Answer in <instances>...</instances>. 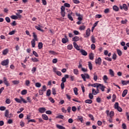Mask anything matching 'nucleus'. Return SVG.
Here are the masks:
<instances>
[{"label":"nucleus","instance_id":"nucleus-16","mask_svg":"<svg viewBox=\"0 0 129 129\" xmlns=\"http://www.w3.org/2000/svg\"><path fill=\"white\" fill-rule=\"evenodd\" d=\"M33 36L34 38L32 40H34V41H38V37H37V35H36V33H33Z\"/></svg>","mask_w":129,"mask_h":129},{"label":"nucleus","instance_id":"nucleus-62","mask_svg":"<svg viewBox=\"0 0 129 129\" xmlns=\"http://www.w3.org/2000/svg\"><path fill=\"white\" fill-rule=\"evenodd\" d=\"M91 48L92 50H95V44H92L91 45Z\"/></svg>","mask_w":129,"mask_h":129},{"label":"nucleus","instance_id":"nucleus-38","mask_svg":"<svg viewBox=\"0 0 129 129\" xmlns=\"http://www.w3.org/2000/svg\"><path fill=\"white\" fill-rule=\"evenodd\" d=\"M88 66L90 70H91L93 68V67H92V63H91V61L88 62Z\"/></svg>","mask_w":129,"mask_h":129},{"label":"nucleus","instance_id":"nucleus-31","mask_svg":"<svg viewBox=\"0 0 129 129\" xmlns=\"http://www.w3.org/2000/svg\"><path fill=\"white\" fill-rule=\"evenodd\" d=\"M31 45L32 48H35V46L36 45V42L34 39L32 40L31 41Z\"/></svg>","mask_w":129,"mask_h":129},{"label":"nucleus","instance_id":"nucleus-60","mask_svg":"<svg viewBox=\"0 0 129 129\" xmlns=\"http://www.w3.org/2000/svg\"><path fill=\"white\" fill-rule=\"evenodd\" d=\"M33 55H34V56L35 57H39V55L38 54L37 52H36L35 51H33Z\"/></svg>","mask_w":129,"mask_h":129},{"label":"nucleus","instance_id":"nucleus-59","mask_svg":"<svg viewBox=\"0 0 129 129\" xmlns=\"http://www.w3.org/2000/svg\"><path fill=\"white\" fill-rule=\"evenodd\" d=\"M11 102H12V101H11V99H7L6 100V103H7V104H10V103H11Z\"/></svg>","mask_w":129,"mask_h":129},{"label":"nucleus","instance_id":"nucleus-35","mask_svg":"<svg viewBox=\"0 0 129 129\" xmlns=\"http://www.w3.org/2000/svg\"><path fill=\"white\" fill-rule=\"evenodd\" d=\"M67 49L68 50H72V49H73V45H72V44H69L67 46Z\"/></svg>","mask_w":129,"mask_h":129},{"label":"nucleus","instance_id":"nucleus-10","mask_svg":"<svg viewBox=\"0 0 129 129\" xmlns=\"http://www.w3.org/2000/svg\"><path fill=\"white\" fill-rule=\"evenodd\" d=\"M95 63L98 65H101V58L98 57L95 60Z\"/></svg>","mask_w":129,"mask_h":129},{"label":"nucleus","instance_id":"nucleus-46","mask_svg":"<svg viewBox=\"0 0 129 129\" xmlns=\"http://www.w3.org/2000/svg\"><path fill=\"white\" fill-rule=\"evenodd\" d=\"M9 110H6L5 113V116H6V117H9Z\"/></svg>","mask_w":129,"mask_h":129},{"label":"nucleus","instance_id":"nucleus-57","mask_svg":"<svg viewBox=\"0 0 129 129\" xmlns=\"http://www.w3.org/2000/svg\"><path fill=\"white\" fill-rule=\"evenodd\" d=\"M5 20L7 23H11V19L9 17H6Z\"/></svg>","mask_w":129,"mask_h":129},{"label":"nucleus","instance_id":"nucleus-43","mask_svg":"<svg viewBox=\"0 0 129 129\" xmlns=\"http://www.w3.org/2000/svg\"><path fill=\"white\" fill-rule=\"evenodd\" d=\"M33 62H39V59L36 57H33L31 58Z\"/></svg>","mask_w":129,"mask_h":129},{"label":"nucleus","instance_id":"nucleus-4","mask_svg":"<svg viewBox=\"0 0 129 129\" xmlns=\"http://www.w3.org/2000/svg\"><path fill=\"white\" fill-rule=\"evenodd\" d=\"M81 76L84 81H86V78L87 79H89V78H90V76H89L88 74H81Z\"/></svg>","mask_w":129,"mask_h":129},{"label":"nucleus","instance_id":"nucleus-17","mask_svg":"<svg viewBox=\"0 0 129 129\" xmlns=\"http://www.w3.org/2000/svg\"><path fill=\"white\" fill-rule=\"evenodd\" d=\"M61 42L63 44H66L67 42H69V40L68 39V38H62L61 40Z\"/></svg>","mask_w":129,"mask_h":129},{"label":"nucleus","instance_id":"nucleus-19","mask_svg":"<svg viewBox=\"0 0 129 129\" xmlns=\"http://www.w3.org/2000/svg\"><path fill=\"white\" fill-rule=\"evenodd\" d=\"M126 94H127V90L125 89L122 92V96L124 97Z\"/></svg>","mask_w":129,"mask_h":129},{"label":"nucleus","instance_id":"nucleus-14","mask_svg":"<svg viewBox=\"0 0 129 129\" xmlns=\"http://www.w3.org/2000/svg\"><path fill=\"white\" fill-rule=\"evenodd\" d=\"M103 80L105 83H107V80H108V78L107 77V76L104 75L103 77Z\"/></svg>","mask_w":129,"mask_h":129},{"label":"nucleus","instance_id":"nucleus-8","mask_svg":"<svg viewBox=\"0 0 129 129\" xmlns=\"http://www.w3.org/2000/svg\"><path fill=\"white\" fill-rule=\"evenodd\" d=\"M72 15H73V12L72 11H70L69 14H68V18L70 21H73V17L72 16Z\"/></svg>","mask_w":129,"mask_h":129},{"label":"nucleus","instance_id":"nucleus-23","mask_svg":"<svg viewBox=\"0 0 129 129\" xmlns=\"http://www.w3.org/2000/svg\"><path fill=\"white\" fill-rule=\"evenodd\" d=\"M12 83L14 84V85H18V84L20 83V81L19 80L12 81Z\"/></svg>","mask_w":129,"mask_h":129},{"label":"nucleus","instance_id":"nucleus-64","mask_svg":"<svg viewBox=\"0 0 129 129\" xmlns=\"http://www.w3.org/2000/svg\"><path fill=\"white\" fill-rule=\"evenodd\" d=\"M116 57H117V55H116V54L115 53H114L112 55V59L113 60H116Z\"/></svg>","mask_w":129,"mask_h":129},{"label":"nucleus","instance_id":"nucleus-21","mask_svg":"<svg viewBox=\"0 0 129 129\" xmlns=\"http://www.w3.org/2000/svg\"><path fill=\"white\" fill-rule=\"evenodd\" d=\"M113 11H115V12H118L119 8H118V7H117V6L114 5V6H113Z\"/></svg>","mask_w":129,"mask_h":129},{"label":"nucleus","instance_id":"nucleus-29","mask_svg":"<svg viewBox=\"0 0 129 129\" xmlns=\"http://www.w3.org/2000/svg\"><path fill=\"white\" fill-rule=\"evenodd\" d=\"M109 74L111 77H113L114 76V72H113V71L111 69L109 70Z\"/></svg>","mask_w":129,"mask_h":129},{"label":"nucleus","instance_id":"nucleus-45","mask_svg":"<svg viewBox=\"0 0 129 129\" xmlns=\"http://www.w3.org/2000/svg\"><path fill=\"white\" fill-rule=\"evenodd\" d=\"M74 73L76 75H78L79 74V72L78 71V70L77 69H74Z\"/></svg>","mask_w":129,"mask_h":129},{"label":"nucleus","instance_id":"nucleus-44","mask_svg":"<svg viewBox=\"0 0 129 129\" xmlns=\"http://www.w3.org/2000/svg\"><path fill=\"white\" fill-rule=\"evenodd\" d=\"M9 52V50L8 49H6L3 51V55H7L8 53Z\"/></svg>","mask_w":129,"mask_h":129},{"label":"nucleus","instance_id":"nucleus-11","mask_svg":"<svg viewBox=\"0 0 129 129\" xmlns=\"http://www.w3.org/2000/svg\"><path fill=\"white\" fill-rule=\"evenodd\" d=\"M38 111L40 113H44V112L46 111V108L44 107H40L38 109Z\"/></svg>","mask_w":129,"mask_h":129},{"label":"nucleus","instance_id":"nucleus-5","mask_svg":"<svg viewBox=\"0 0 129 129\" xmlns=\"http://www.w3.org/2000/svg\"><path fill=\"white\" fill-rule=\"evenodd\" d=\"M106 113L107 115V116H110V117L112 118L114 116V112L113 111H111L109 113V110H106Z\"/></svg>","mask_w":129,"mask_h":129},{"label":"nucleus","instance_id":"nucleus-49","mask_svg":"<svg viewBox=\"0 0 129 129\" xmlns=\"http://www.w3.org/2000/svg\"><path fill=\"white\" fill-rule=\"evenodd\" d=\"M63 115H60L56 116V118H60L61 119H65Z\"/></svg>","mask_w":129,"mask_h":129},{"label":"nucleus","instance_id":"nucleus-50","mask_svg":"<svg viewBox=\"0 0 129 129\" xmlns=\"http://www.w3.org/2000/svg\"><path fill=\"white\" fill-rule=\"evenodd\" d=\"M35 86H36V87H37L38 88H40V87H41V83H36L35 84Z\"/></svg>","mask_w":129,"mask_h":129},{"label":"nucleus","instance_id":"nucleus-26","mask_svg":"<svg viewBox=\"0 0 129 129\" xmlns=\"http://www.w3.org/2000/svg\"><path fill=\"white\" fill-rule=\"evenodd\" d=\"M85 103H88L89 104H91L92 103L93 101L92 100L90 99H87L85 101Z\"/></svg>","mask_w":129,"mask_h":129},{"label":"nucleus","instance_id":"nucleus-53","mask_svg":"<svg viewBox=\"0 0 129 129\" xmlns=\"http://www.w3.org/2000/svg\"><path fill=\"white\" fill-rule=\"evenodd\" d=\"M79 30L81 31H84V30H85V26H81L79 28Z\"/></svg>","mask_w":129,"mask_h":129},{"label":"nucleus","instance_id":"nucleus-39","mask_svg":"<svg viewBox=\"0 0 129 129\" xmlns=\"http://www.w3.org/2000/svg\"><path fill=\"white\" fill-rule=\"evenodd\" d=\"M78 119L81 122H83V117H82V116H78Z\"/></svg>","mask_w":129,"mask_h":129},{"label":"nucleus","instance_id":"nucleus-15","mask_svg":"<svg viewBox=\"0 0 129 129\" xmlns=\"http://www.w3.org/2000/svg\"><path fill=\"white\" fill-rule=\"evenodd\" d=\"M122 85H127L129 84V81H121Z\"/></svg>","mask_w":129,"mask_h":129},{"label":"nucleus","instance_id":"nucleus-41","mask_svg":"<svg viewBox=\"0 0 129 129\" xmlns=\"http://www.w3.org/2000/svg\"><path fill=\"white\" fill-rule=\"evenodd\" d=\"M48 52L50 54H51L52 55H57V52L53 50H49Z\"/></svg>","mask_w":129,"mask_h":129},{"label":"nucleus","instance_id":"nucleus-47","mask_svg":"<svg viewBox=\"0 0 129 129\" xmlns=\"http://www.w3.org/2000/svg\"><path fill=\"white\" fill-rule=\"evenodd\" d=\"M11 18L12 20H18V17L16 15H12L11 16Z\"/></svg>","mask_w":129,"mask_h":129},{"label":"nucleus","instance_id":"nucleus-9","mask_svg":"<svg viewBox=\"0 0 129 129\" xmlns=\"http://www.w3.org/2000/svg\"><path fill=\"white\" fill-rule=\"evenodd\" d=\"M98 88L101 89V91L103 92H104V90L105 89V86H103V85L101 84H99Z\"/></svg>","mask_w":129,"mask_h":129},{"label":"nucleus","instance_id":"nucleus-3","mask_svg":"<svg viewBox=\"0 0 129 129\" xmlns=\"http://www.w3.org/2000/svg\"><path fill=\"white\" fill-rule=\"evenodd\" d=\"M119 8L120 10H124L125 12L128 11V7L125 4H123L122 6L120 5Z\"/></svg>","mask_w":129,"mask_h":129},{"label":"nucleus","instance_id":"nucleus-33","mask_svg":"<svg viewBox=\"0 0 129 129\" xmlns=\"http://www.w3.org/2000/svg\"><path fill=\"white\" fill-rule=\"evenodd\" d=\"M42 118H43L44 119V120H48V116H47V115L46 114H42Z\"/></svg>","mask_w":129,"mask_h":129},{"label":"nucleus","instance_id":"nucleus-28","mask_svg":"<svg viewBox=\"0 0 129 129\" xmlns=\"http://www.w3.org/2000/svg\"><path fill=\"white\" fill-rule=\"evenodd\" d=\"M86 34L87 37H89V36H90V29L89 28L87 29Z\"/></svg>","mask_w":129,"mask_h":129},{"label":"nucleus","instance_id":"nucleus-52","mask_svg":"<svg viewBox=\"0 0 129 129\" xmlns=\"http://www.w3.org/2000/svg\"><path fill=\"white\" fill-rule=\"evenodd\" d=\"M64 7H66V8H70V7H71V5H70V4L68 3H64Z\"/></svg>","mask_w":129,"mask_h":129},{"label":"nucleus","instance_id":"nucleus-22","mask_svg":"<svg viewBox=\"0 0 129 129\" xmlns=\"http://www.w3.org/2000/svg\"><path fill=\"white\" fill-rule=\"evenodd\" d=\"M79 40L80 38L78 36H75L73 38V41H74V42H77V41H79Z\"/></svg>","mask_w":129,"mask_h":129},{"label":"nucleus","instance_id":"nucleus-61","mask_svg":"<svg viewBox=\"0 0 129 129\" xmlns=\"http://www.w3.org/2000/svg\"><path fill=\"white\" fill-rule=\"evenodd\" d=\"M104 13L105 14H108V13H109V9L107 8V9H105Z\"/></svg>","mask_w":129,"mask_h":129},{"label":"nucleus","instance_id":"nucleus-7","mask_svg":"<svg viewBox=\"0 0 129 129\" xmlns=\"http://www.w3.org/2000/svg\"><path fill=\"white\" fill-rule=\"evenodd\" d=\"M9 63H10V60L9 59H7L2 61L1 64H2L3 66H7V65H9Z\"/></svg>","mask_w":129,"mask_h":129},{"label":"nucleus","instance_id":"nucleus-30","mask_svg":"<svg viewBox=\"0 0 129 129\" xmlns=\"http://www.w3.org/2000/svg\"><path fill=\"white\" fill-rule=\"evenodd\" d=\"M35 29H36V30H38V31H40L41 32H44V30L41 29V27L38 26H35Z\"/></svg>","mask_w":129,"mask_h":129},{"label":"nucleus","instance_id":"nucleus-32","mask_svg":"<svg viewBox=\"0 0 129 129\" xmlns=\"http://www.w3.org/2000/svg\"><path fill=\"white\" fill-rule=\"evenodd\" d=\"M116 51L118 56H121L122 55V52L120 49H117Z\"/></svg>","mask_w":129,"mask_h":129},{"label":"nucleus","instance_id":"nucleus-24","mask_svg":"<svg viewBox=\"0 0 129 129\" xmlns=\"http://www.w3.org/2000/svg\"><path fill=\"white\" fill-rule=\"evenodd\" d=\"M56 127L58 129H65V127L58 124L56 125Z\"/></svg>","mask_w":129,"mask_h":129},{"label":"nucleus","instance_id":"nucleus-42","mask_svg":"<svg viewBox=\"0 0 129 129\" xmlns=\"http://www.w3.org/2000/svg\"><path fill=\"white\" fill-rule=\"evenodd\" d=\"M52 94H53V95H56V88H52Z\"/></svg>","mask_w":129,"mask_h":129},{"label":"nucleus","instance_id":"nucleus-54","mask_svg":"<svg viewBox=\"0 0 129 129\" xmlns=\"http://www.w3.org/2000/svg\"><path fill=\"white\" fill-rule=\"evenodd\" d=\"M119 104L118 102H116L114 104V108L116 109L118 107H119Z\"/></svg>","mask_w":129,"mask_h":129},{"label":"nucleus","instance_id":"nucleus-1","mask_svg":"<svg viewBox=\"0 0 129 129\" xmlns=\"http://www.w3.org/2000/svg\"><path fill=\"white\" fill-rule=\"evenodd\" d=\"M20 99H19L18 98H15V100L18 103H22V101L23 102V103H27L28 101H26L25 99L23 98L22 97H20Z\"/></svg>","mask_w":129,"mask_h":129},{"label":"nucleus","instance_id":"nucleus-37","mask_svg":"<svg viewBox=\"0 0 129 129\" xmlns=\"http://www.w3.org/2000/svg\"><path fill=\"white\" fill-rule=\"evenodd\" d=\"M50 95H51V90L50 89H48L47 90V92H46V96H50Z\"/></svg>","mask_w":129,"mask_h":129},{"label":"nucleus","instance_id":"nucleus-27","mask_svg":"<svg viewBox=\"0 0 129 129\" xmlns=\"http://www.w3.org/2000/svg\"><path fill=\"white\" fill-rule=\"evenodd\" d=\"M28 93V91L27 90H23L21 91L22 95H26Z\"/></svg>","mask_w":129,"mask_h":129},{"label":"nucleus","instance_id":"nucleus-58","mask_svg":"<svg viewBox=\"0 0 129 129\" xmlns=\"http://www.w3.org/2000/svg\"><path fill=\"white\" fill-rule=\"evenodd\" d=\"M89 97L90 99H93V94L89 93Z\"/></svg>","mask_w":129,"mask_h":129},{"label":"nucleus","instance_id":"nucleus-40","mask_svg":"<svg viewBox=\"0 0 129 129\" xmlns=\"http://www.w3.org/2000/svg\"><path fill=\"white\" fill-rule=\"evenodd\" d=\"M92 94H93V95H96V94H98V93H97L96 90H95L94 89V88L92 89Z\"/></svg>","mask_w":129,"mask_h":129},{"label":"nucleus","instance_id":"nucleus-12","mask_svg":"<svg viewBox=\"0 0 129 129\" xmlns=\"http://www.w3.org/2000/svg\"><path fill=\"white\" fill-rule=\"evenodd\" d=\"M74 44V48H75V49H76L77 50H78V51L80 50V48L79 47V46H78V45L77 44V43L75 42H74L73 43Z\"/></svg>","mask_w":129,"mask_h":129},{"label":"nucleus","instance_id":"nucleus-20","mask_svg":"<svg viewBox=\"0 0 129 129\" xmlns=\"http://www.w3.org/2000/svg\"><path fill=\"white\" fill-rule=\"evenodd\" d=\"M89 59L90 60H93V59H94V54L93 53H91L89 54Z\"/></svg>","mask_w":129,"mask_h":129},{"label":"nucleus","instance_id":"nucleus-25","mask_svg":"<svg viewBox=\"0 0 129 129\" xmlns=\"http://www.w3.org/2000/svg\"><path fill=\"white\" fill-rule=\"evenodd\" d=\"M93 76H94L93 79H94V81H97L98 77H97V74H96V73H94L93 74Z\"/></svg>","mask_w":129,"mask_h":129},{"label":"nucleus","instance_id":"nucleus-18","mask_svg":"<svg viewBox=\"0 0 129 129\" xmlns=\"http://www.w3.org/2000/svg\"><path fill=\"white\" fill-rule=\"evenodd\" d=\"M99 83H94V84H92L90 85L92 87H96V88H98Z\"/></svg>","mask_w":129,"mask_h":129},{"label":"nucleus","instance_id":"nucleus-55","mask_svg":"<svg viewBox=\"0 0 129 129\" xmlns=\"http://www.w3.org/2000/svg\"><path fill=\"white\" fill-rule=\"evenodd\" d=\"M30 81L28 80H26L25 81V84L26 85V86H30Z\"/></svg>","mask_w":129,"mask_h":129},{"label":"nucleus","instance_id":"nucleus-63","mask_svg":"<svg viewBox=\"0 0 129 129\" xmlns=\"http://www.w3.org/2000/svg\"><path fill=\"white\" fill-rule=\"evenodd\" d=\"M15 33H16V31L13 30L9 32V35H15Z\"/></svg>","mask_w":129,"mask_h":129},{"label":"nucleus","instance_id":"nucleus-36","mask_svg":"<svg viewBox=\"0 0 129 129\" xmlns=\"http://www.w3.org/2000/svg\"><path fill=\"white\" fill-rule=\"evenodd\" d=\"M74 92L76 95H77L78 94V89L77 88H74Z\"/></svg>","mask_w":129,"mask_h":129},{"label":"nucleus","instance_id":"nucleus-6","mask_svg":"<svg viewBox=\"0 0 129 129\" xmlns=\"http://www.w3.org/2000/svg\"><path fill=\"white\" fill-rule=\"evenodd\" d=\"M3 83H4L5 85H6L7 87H9L10 86V84L8 81V79L6 77L3 78Z\"/></svg>","mask_w":129,"mask_h":129},{"label":"nucleus","instance_id":"nucleus-48","mask_svg":"<svg viewBox=\"0 0 129 129\" xmlns=\"http://www.w3.org/2000/svg\"><path fill=\"white\" fill-rule=\"evenodd\" d=\"M73 2L74 4H76V5H78V4H80V1L79 0H73Z\"/></svg>","mask_w":129,"mask_h":129},{"label":"nucleus","instance_id":"nucleus-34","mask_svg":"<svg viewBox=\"0 0 129 129\" xmlns=\"http://www.w3.org/2000/svg\"><path fill=\"white\" fill-rule=\"evenodd\" d=\"M38 49H41V48H43V43L42 42H39L38 43Z\"/></svg>","mask_w":129,"mask_h":129},{"label":"nucleus","instance_id":"nucleus-51","mask_svg":"<svg viewBox=\"0 0 129 129\" xmlns=\"http://www.w3.org/2000/svg\"><path fill=\"white\" fill-rule=\"evenodd\" d=\"M91 40L92 43H95V38L94 37V36H93V35L91 36Z\"/></svg>","mask_w":129,"mask_h":129},{"label":"nucleus","instance_id":"nucleus-2","mask_svg":"<svg viewBox=\"0 0 129 129\" xmlns=\"http://www.w3.org/2000/svg\"><path fill=\"white\" fill-rule=\"evenodd\" d=\"M47 90V87L44 85L42 86V88L40 89L38 92L39 93V95H43L44 94V92Z\"/></svg>","mask_w":129,"mask_h":129},{"label":"nucleus","instance_id":"nucleus-56","mask_svg":"<svg viewBox=\"0 0 129 129\" xmlns=\"http://www.w3.org/2000/svg\"><path fill=\"white\" fill-rule=\"evenodd\" d=\"M36 70H37V68L36 67H33L31 70L32 73L34 74L36 72Z\"/></svg>","mask_w":129,"mask_h":129},{"label":"nucleus","instance_id":"nucleus-13","mask_svg":"<svg viewBox=\"0 0 129 129\" xmlns=\"http://www.w3.org/2000/svg\"><path fill=\"white\" fill-rule=\"evenodd\" d=\"M80 52L82 55H83V56H87V52H86V51H85V50L81 49L80 50Z\"/></svg>","mask_w":129,"mask_h":129}]
</instances>
